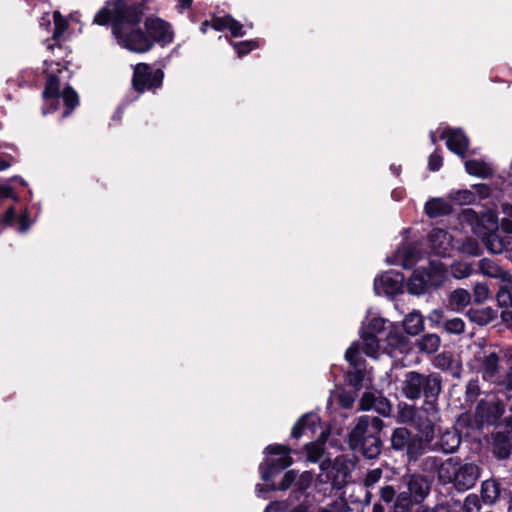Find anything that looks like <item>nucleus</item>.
<instances>
[{
	"mask_svg": "<svg viewBox=\"0 0 512 512\" xmlns=\"http://www.w3.org/2000/svg\"><path fill=\"white\" fill-rule=\"evenodd\" d=\"M355 465L356 463L353 458L341 454L333 461L326 459L320 463L322 471L320 476L325 477L326 482H331L334 488L341 489L348 482Z\"/></svg>",
	"mask_w": 512,
	"mask_h": 512,
	"instance_id": "6",
	"label": "nucleus"
},
{
	"mask_svg": "<svg viewBox=\"0 0 512 512\" xmlns=\"http://www.w3.org/2000/svg\"><path fill=\"white\" fill-rule=\"evenodd\" d=\"M256 41H243L234 43V49L239 56L245 55L257 47Z\"/></svg>",
	"mask_w": 512,
	"mask_h": 512,
	"instance_id": "51",
	"label": "nucleus"
},
{
	"mask_svg": "<svg viewBox=\"0 0 512 512\" xmlns=\"http://www.w3.org/2000/svg\"><path fill=\"white\" fill-rule=\"evenodd\" d=\"M441 139H446L447 148L464 158L469 146V139L459 128H444L440 133Z\"/></svg>",
	"mask_w": 512,
	"mask_h": 512,
	"instance_id": "16",
	"label": "nucleus"
},
{
	"mask_svg": "<svg viewBox=\"0 0 512 512\" xmlns=\"http://www.w3.org/2000/svg\"><path fill=\"white\" fill-rule=\"evenodd\" d=\"M164 74L161 70H153L145 63H139L134 68L133 86L136 91L144 92L161 86Z\"/></svg>",
	"mask_w": 512,
	"mask_h": 512,
	"instance_id": "9",
	"label": "nucleus"
},
{
	"mask_svg": "<svg viewBox=\"0 0 512 512\" xmlns=\"http://www.w3.org/2000/svg\"><path fill=\"white\" fill-rule=\"evenodd\" d=\"M296 479H297L296 472L293 471V470H289V471H287L284 474L281 482L279 483V485L277 487L274 486V487L268 488V487L263 486L261 484H257L256 485L257 495L259 497H264V492H267L269 490H282V491H284V490L290 488L292 486V484L295 483Z\"/></svg>",
	"mask_w": 512,
	"mask_h": 512,
	"instance_id": "34",
	"label": "nucleus"
},
{
	"mask_svg": "<svg viewBox=\"0 0 512 512\" xmlns=\"http://www.w3.org/2000/svg\"><path fill=\"white\" fill-rule=\"evenodd\" d=\"M25 185H26V182L23 179H21L19 177H14L13 179H11L9 181V183H7L3 186H0V192H5V193L12 192L13 190L24 187Z\"/></svg>",
	"mask_w": 512,
	"mask_h": 512,
	"instance_id": "52",
	"label": "nucleus"
},
{
	"mask_svg": "<svg viewBox=\"0 0 512 512\" xmlns=\"http://www.w3.org/2000/svg\"><path fill=\"white\" fill-rule=\"evenodd\" d=\"M440 342V337L437 334H425L418 340L417 346L420 351L431 354L438 350Z\"/></svg>",
	"mask_w": 512,
	"mask_h": 512,
	"instance_id": "36",
	"label": "nucleus"
},
{
	"mask_svg": "<svg viewBox=\"0 0 512 512\" xmlns=\"http://www.w3.org/2000/svg\"><path fill=\"white\" fill-rule=\"evenodd\" d=\"M500 496V485L495 479H487L481 484V499L485 504H494Z\"/></svg>",
	"mask_w": 512,
	"mask_h": 512,
	"instance_id": "30",
	"label": "nucleus"
},
{
	"mask_svg": "<svg viewBox=\"0 0 512 512\" xmlns=\"http://www.w3.org/2000/svg\"><path fill=\"white\" fill-rule=\"evenodd\" d=\"M325 441L323 434L319 439L306 445L307 459L310 462H319L324 454Z\"/></svg>",
	"mask_w": 512,
	"mask_h": 512,
	"instance_id": "35",
	"label": "nucleus"
},
{
	"mask_svg": "<svg viewBox=\"0 0 512 512\" xmlns=\"http://www.w3.org/2000/svg\"><path fill=\"white\" fill-rule=\"evenodd\" d=\"M443 163V158L441 153L438 150H435L430 156L428 160V168L431 171H438Z\"/></svg>",
	"mask_w": 512,
	"mask_h": 512,
	"instance_id": "53",
	"label": "nucleus"
},
{
	"mask_svg": "<svg viewBox=\"0 0 512 512\" xmlns=\"http://www.w3.org/2000/svg\"><path fill=\"white\" fill-rule=\"evenodd\" d=\"M451 303L457 307L467 306L471 301L470 293L465 289H456L450 297Z\"/></svg>",
	"mask_w": 512,
	"mask_h": 512,
	"instance_id": "43",
	"label": "nucleus"
},
{
	"mask_svg": "<svg viewBox=\"0 0 512 512\" xmlns=\"http://www.w3.org/2000/svg\"><path fill=\"white\" fill-rule=\"evenodd\" d=\"M460 420L457 421L456 426L452 428H447L440 432L438 439L435 443V447L437 450L450 454L454 453L461 444V435L458 431L457 426L460 425Z\"/></svg>",
	"mask_w": 512,
	"mask_h": 512,
	"instance_id": "19",
	"label": "nucleus"
},
{
	"mask_svg": "<svg viewBox=\"0 0 512 512\" xmlns=\"http://www.w3.org/2000/svg\"><path fill=\"white\" fill-rule=\"evenodd\" d=\"M496 299L501 307H512V277L510 274L501 281Z\"/></svg>",
	"mask_w": 512,
	"mask_h": 512,
	"instance_id": "33",
	"label": "nucleus"
},
{
	"mask_svg": "<svg viewBox=\"0 0 512 512\" xmlns=\"http://www.w3.org/2000/svg\"><path fill=\"white\" fill-rule=\"evenodd\" d=\"M506 385L508 388L512 389V366L510 367L506 376Z\"/></svg>",
	"mask_w": 512,
	"mask_h": 512,
	"instance_id": "64",
	"label": "nucleus"
},
{
	"mask_svg": "<svg viewBox=\"0 0 512 512\" xmlns=\"http://www.w3.org/2000/svg\"><path fill=\"white\" fill-rule=\"evenodd\" d=\"M501 318L508 325H512V311H510V310L502 311Z\"/></svg>",
	"mask_w": 512,
	"mask_h": 512,
	"instance_id": "59",
	"label": "nucleus"
},
{
	"mask_svg": "<svg viewBox=\"0 0 512 512\" xmlns=\"http://www.w3.org/2000/svg\"><path fill=\"white\" fill-rule=\"evenodd\" d=\"M144 4L137 0H109L94 16L98 25L111 23L112 34L119 46L134 53H145L155 43L165 46L174 39V31L167 21L147 17L141 26Z\"/></svg>",
	"mask_w": 512,
	"mask_h": 512,
	"instance_id": "1",
	"label": "nucleus"
},
{
	"mask_svg": "<svg viewBox=\"0 0 512 512\" xmlns=\"http://www.w3.org/2000/svg\"><path fill=\"white\" fill-rule=\"evenodd\" d=\"M404 275L401 272L390 270L376 277L374 291L377 295L393 297L403 292Z\"/></svg>",
	"mask_w": 512,
	"mask_h": 512,
	"instance_id": "11",
	"label": "nucleus"
},
{
	"mask_svg": "<svg viewBox=\"0 0 512 512\" xmlns=\"http://www.w3.org/2000/svg\"><path fill=\"white\" fill-rule=\"evenodd\" d=\"M472 272V265L466 261H455L451 265V274L456 279L467 278Z\"/></svg>",
	"mask_w": 512,
	"mask_h": 512,
	"instance_id": "39",
	"label": "nucleus"
},
{
	"mask_svg": "<svg viewBox=\"0 0 512 512\" xmlns=\"http://www.w3.org/2000/svg\"><path fill=\"white\" fill-rule=\"evenodd\" d=\"M360 336L363 341V352L369 357L377 358L379 351L384 347L383 337L369 331H360Z\"/></svg>",
	"mask_w": 512,
	"mask_h": 512,
	"instance_id": "24",
	"label": "nucleus"
},
{
	"mask_svg": "<svg viewBox=\"0 0 512 512\" xmlns=\"http://www.w3.org/2000/svg\"><path fill=\"white\" fill-rule=\"evenodd\" d=\"M479 270L484 276L499 279L500 282L510 274L508 271L502 269L494 260L489 258H484L479 261Z\"/></svg>",
	"mask_w": 512,
	"mask_h": 512,
	"instance_id": "28",
	"label": "nucleus"
},
{
	"mask_svg": "<svg viewBox=\"0 0 512 512\" xmlns=\"http://www.w3.org/2000/svg\"><path fill=\"white\" fill-rule=\"evenodd\" d=\"M483 379L489 382H496L499 374V356L495 352L486 355L481 365Z\"/></svg>",
	"mask_w": 512,
	"mask_h": 512,
	"instance_id": "26",
	"label": "nucleus"
},
{
	"mask_svg": "<svg viewBox=\"0 0 512 512\" xmlns=\"http://www.w3.org/2000/svg\"><path fill=\"white\" fill-rule=\"evenodd\" d=\"M345 358L349 362L351 370L347 373L348 382L354 387H361L364 380V362L359 354L357 343H353L345 353Z\"/></svg>",
	"mask_w": 512,
	"mask_h": 512,
	"instance_id": "14",
	"label": "nucleus"
},
{
	"mask_svg": "<svg viewBox=\"0 0 512 512\" xmlns=\"http://www.w3.org/2000/svg\"><path fill=\"white\" fill-rule=\"evenodd\" d=\"M383 471L380 468H374L367 472L364 478L366 488H373L382 478Z\"/></svg>",
	"mask_w": 512,
	"mask_h": 512,
	"instance_id": "48",
	"label": "nucleus"
},
{
	"mask_svg": "<svg viewBox=\"0 0 512 512\" xmlns=\"http://www.w3.org/2000/svg\"><path fill=\"white\" fill-rule=\"evenodd\" d=\"M15 215H16V213H15L14 208L9 207L3 216L2 224L5 226L12 225V223L15 219Z\"/></svg>",
	"mask_w": 512,
	"mask_h": 512,
	"instance_id": "58",
	"label": "nucleus"
},
{
	"mask_svg": "<svg viewBox=\"0 0 512 512\" xmlns=\"http://www.w3.org/2000/svg\"><path fill=\"white\" fill-rule=\"evenodd\" d=\"M500 230L504 232V252H512V218L504 215L501 219Z\"/></svg>",
	"mask_w": 512,
	"mask_h": 512,
	"instance_id": "40",
	"label": "nucleus"
},
{
	"mask_svg": "<svg viewBox=\"0 0 512 512\" xmlns=\"http://www.w3.org/2000/svg\"><path fill=\"white\" fill-rule=\"evenodd\" d=\"M320 426V418L315 413H307L303 415L297 423L293 426L291 436L293 438H300L307 432L315 433L317 428Z\"/></svg>",
	"mask_w": 512,
	"mask_h": 512,
	"instance_id": "23",
	"label": "nucleus"
},
{
	"mask_svg": "<svg viewBox=\"0 0 512 512\" xmlns=\"http://www.w3.org/2000/svg\"><path fill=\"white\" fill-rule=\"evenodd\" d=\"M360 408L365 411L374 410L383 416L391 413L389 400L379 391H367L360 399Z\"/></svg>",
	"mask_w": 512,
	"mask_h": 512,
	"instance_id": "17",
	"label": "nucleus"
},
{
	"mask_svg": "<svg viewBox=\"0 0 512 512\" xmlns=\"http://www.w3.org/2000/svg\"><path fill=\"white\" fill-rule=\"evenodd\" d=\"M428 318H429V321H431L432 323H435V324H440V323L443 324V321L445 320L444 319V315H443V311L442 310H438V309L433 310L430 313Z\"/></svg>",
	"mask_w": 512,
	"mask_h": 512,
	"instance_id": "57",
	"label": "nucleus"
},
{
	"mask_svg": "<svg viewBox=\"0 0 512 512\" xmlns=\"http://www.w3.org/2000/svg\"><path fill=\"white\" fill-rule=\"evenodd\" d=\"M268 455L277 456L275 459H267L265 463L259 467L261 478L263 481H269L272 477L292 464L290 456V448L284 445L273 444L265 448Z\"/></svg>",
	"mask_w": 512,
	"mask_h": 512,
	"instance_id": "8",
	"label": "nucleus"
},
{
	"mask_svg": "<svg viewBox=\"0 0 512 512\" xmlns=\"http://www.w3.org/2000/svg\"><path fill=\"white\" fill-rule=\"evenodd\" d=\"M31 225L32 221L28 219L27 213L25 212L19 219L18 231L20 233H24L30 228Z\"/></svg>",
	"mask_w": 512,
	"mask_h": 512,
	"instance_id": "56",
	"label": "nucleus"
},
{
	"mask_svg": "<svg viewBox=\"0 0 512 512\" xmlns=\"http://www.w3.org/2000/svg\"><path fill=\"white\" fill-rule=\"evenodd\" d=\"M468 316L471 321L477 323L480 326H484L496 319L497 312L490 307L470 309L468 311Z\"/></svg>",
	"mask_w": 512,
	"mask_h": 512,
	"instance_id": "32",
	"label": "nucleus"
},
{
	"mask_svg": "<svg viewBox=\"0 0 512 512\" xmlns=\"http://www.w3.org/2000/svg\"><path fill=\"white\" fill-rule=\"evenodd\" d=\"M290 512H310V509L308 505L302 503L295 506Z\"/></svg>",
	"mask_w": 512,
	"mask_h": 512,
	"instance_id": "62",
	"label": "nucleus"
},
{
	"mask_svg": "<svg viewBox=\"0 0 512 512\" xmlns=\"http://www.w3.org/2000/svg\"><path fill=\"white\" fill-rule=\"evenodd\" d=\"M437 475L440 483L451 484L457 491L465 492L475 485L480 469L472 462L461 463L459 458L450 457L440 463Z\"/></svg>",
	"mask_w": 512,
	"mask_h": 512,
	"instance_id": "2",
	"label": "nucleus"
},
{
	"mask_svg": "<svg viewBox=\"0 0 512 512\" xmlns=\"http://www.w3.org/2000/svg\"><path fill=\"white\" fill-rule=\"evenodd\" d=\"M421 258V251L416 244L405 245L398 249L392 257H387L388 264L400 265L405 269L412 268Z\"/></svg>",
	"mask_w": 512,
	"mask_h": 512,
	"instance_id": "18",
	"label": "nucleus"
},
{
	"mask_svg": "<svg viewBox=\"0 0 512 512\" xmlns=\"http://www.w3.org/2000/svg\"><path fill=\"white\" fill-rule=\"evenodd\" d=\"M447 279V268L439 260H431L428 268L413 271L407 281V290L413 295H423L429 288L440 287Z\"/></svg>",
	"mask_w": 512,
	"mask_h": 512,
	"instance_id": "4",
	"label": "nucleus"
},
{
	"mask_svg": "<svg viewBox=\"0 0 512 512\" xmlns=\"http://www.w3.org/2000/svg\"><path fill=\"white\" fill-rule=\"evenodd\" d=\"M402 391L406 398H439L442 391V377L436 372L428 374L409 371L405 374Z\"/></svg>",
	"mask_w": 512,
	"mask_h": 512,
	"instance_id": "3",
	"label": "nucleus"
},
{
	"mask_svg": "<svg viewBox=\"0 0 512 512\" xmlns=\"http://www.w3.org/2000/svg\"><path fill=\"white\" fill-rule=\"evenodd\" d=\"M11 159H7V158H0V171H3L5 169H7L8 167H10L11 165Z\"/></svg>",
	"mask_w": 512,
	"mask_h": 512,
	"instance_id": "63",
	"label": "nucleus"
},
{
	"mask_svg": "<svg viewBox=\"0 0 512 512\" xmlns=\"http://www.w3.org/2000/svg\"><path fill=\"white\" fill-rule=\"evenodd\" d=\"M383 428V421L379 417L363 415L357 420L356 425L349 434V443L359 441L368 437L380 435Z\"/></svg>",
	"mask_w": 512,
	"mask_h": 512,
	"instance_id": "12",
	"label": "nucleus"
},
{
	"mask_svg": "<svg viewBox=\"0 0 512 512\" xmlns=\"http://www.w3.org/2000/svg\"><path fill=\"white\" fill-rule=\"evenodd\" d=\"M426 441L423 434H413L406 427L394 429L391 435V447L395 451H406L409 460H417L424 452Z\"/></svg>",
	"mask_w": 512,
	"mask_h": 512,
	"instance_id": "7",
	"label": "nucleus"
},
{
	"mask_svg": "<svg viewBox=\"0 0 512 512\" xmlns=\"http://www.w3.org/2000/svg\"><path fill=\"white\" fill-rule=\"evenodd\" d=\"M493 453L498 459H507L511 455V444L504 435H497L493 442Z\"/></svg>",
	"mask_w": 512,
	"mask_h": 512,
	"instance_id": "37",
	"label": "nucleus"
},
{
	"mask_svg": "<svg viewBox=\"0 0 512 512\" xmlns=\"http://www.w3.org/2000/svg\"><path fill=\"white\" fill-rule=\"evenodd\" d=\"M405 332L409 335H418L424 329L423 316L418 311L409 313L403 320Z\"/></svg>",
	"mask_w": 512,
	"mask_h": 512,
	"instance_id": "31",
	"label": "nucleus"
},
{
	"mask_svg": "<svg viewBox=\"0 0 512 512\" xmlns=\"http://www.w3.org/2000/svg\"><path fill=\"white\" fill-rule=\"evenodd\" d=\"M480 508V499L476 494H469L466 496L462 505L463 512H477Z\"/></svg>",
	"mask_w": 512,
	"mask_h": 512,
	"instance_id": "47",
	"label": "nucleus"
},
{
	"mask_svg": "<svg viewBox=\"0 0 512 512\" xmlns=\"http://www.w3.org/2000/svg\"><path fill=\"white\" fill-rule=\"evenodd\" d=\"M464 165L465 170L468 174L479 178H489L494 173L491 164L484 160H467L465 161Z\"/></svg>",
	"mask_w": 512,
	"mask_h": 512,
	"instance_id": "27",
	"label": "nucleus"
},
{
	"mask_svg": "<svg viewBox=\"0 0 512 512\" xmlns=\"http://www.w3.org/2000/svg\"><path fill=\"white\" fill-rule=\"evenodd\" d=\"M444 330L449 334H462L465 331V323L459 317L445 319L443 321Z\"/></svg>",
	"mask_w": 512,
	"mask_h": 512,
	"instance_id": "42",
	"label": "nucleus"
},
{
	"mask_svg": "<svg viewBox=\"0 0 512 512\" xmlns=\"http://www.w3.org/2000/svg\"><path fill=\"white\" fill-rule=\"evenodd\" d=\"M44 107L43 114H47L57 109L55 106L60 99L63 100L67 110L63 113V117L70 115L71 111L78 105L79 99L76 91L66 86L61 90L60 82L54 74H48L46 79L45 88L43 91Z\"/></svg>",
	"mask_w": 512,
	"mask_h": 512,
	"instance_id": "5",
	"label": "nucleus"
},
{
	"mask_svg": "<svg viewBox=\"0 0 512 512\" xmlns=\"http://www.w3.org/2000/svg\"><path fill=\"white\" fill-rule=\"evenodd\" d=\"M287 504L283 501L271 502L266 508L265 512H286Z\"/></svg>",
	"mask_w": 512,
	"mask_h": 512,
	"instance_id": "55",
	"label": "nucleus"
},
{
	"mask_svg": "<svg viewBox=\"0 0 512 512\" xmlns=\"http://www.w3.org/2000/svg\"><path fill=\"white\" fill-rule=\"evenodd\" d=\"M383 351L394 356L396 351L401 354L409 350L407 337L402 333L399 326L391 324L383 335Z\"/></svg>",
	"mask_w": 512,
	"mask_h": 512,
	"instance_id": "15",
	"label": "nucleus"
},
{
	"mask_svg": "<svg viewBox=\"0 0 512 512\" xmlns=\"http://www.w3.org/2000/svg\"><path fill=\"white\" fill-rule=\"evenodd\" d=\"M428 240L434 254L446 256L452 249V236L444 229L434 228L428 235Z\"/></svg>",
	"mask_w": 512,
	"mask_h": 512,
	"instance_id": "20",
	"label": "nucleus"
},
{
	"mask_svg": "<svg viewBox=\"0 0 512 512\" xmlns=\"http://www.w3.org/2000/svg\"><path fill=\"white\" fill-rule=\"evenodd\" d=\"M212 28L217 31L229 29L232 36L234 37H241L245 34L243 25L237 20L233 19L230 15L212 18Z\"/></svg>",
	"mask_w": 512,
	"mask_h": 512,
	"instance_id": "25",
	"label": "nucleus"
},
{
	"mask_svg": "<svg viewBox=\"0 0 512 512\" xmlns=\"http://www.w3.org/2000/svg\"><path fill=\"white\" fill-rule=\"evenodd\" d=\"M473 296L475 302H484L489 297L488 286L485 283H477L474 287Z\"/></svg>",
	"mask_w": 512,
	"mask_h": 512,
	"instance_id": "49",
	"label": "nucleus"
},
{
	"mask_svg": "<svg viewBox=\"0 0 512 512\" xmlns=\"http://www.w3.org/2000/svg\"><path fill=\"white\" fill-rule=\"evenodd\" d=\"M482 222L487 223V232L480 233L479 236L485 242L487 249L494 254H500L505 251L504 236L500 234L497 216L493 213H487L482 216Z\"/></svg>",
	"mask_w": 512,
	"mask_h": 512,
	"instance_id": "10",
	"label": "nucleus"
},
{
	"mask_svg": "<svg viewBox=\"0 0 512 512\" xmlns=\"http://www.w3.org/2000/svg\"><path fill=\"white\" fill-rule=\"evenodd\" d=\"M433 512H451V508L448 504H438L433 509Z\"/></svg>",
	"mask_w": 512,
	"mask_h": 512,
	"instance_id": "61",
	"label": "nucleus"
},
{
	"mask_svg": "<svg viewBox=\"0 0 512 512\" xmlns=\"http://www.w3.org/2000/svg\"><path fill=\"white\" fill-rule=\"evenodd\" d=\"M53 20H54L53 38L58 39L60 36L63 35L65 30L67 29V22L58 11H55L53 13Z\"/></svg>",
	"mask_w": 512,
	"mask_h": 512,
	"instance_id": "46",
	"label": "nucleus"
},
{
	"mask_svg": "<svg viewBox=\"0 0 512 512\" xmlns=\"http://www.w3.org/2000/svg\"><path fill=\"white\" fill-rule=\"evenodd\" d=\"M379 492L381 499L386 503H391L395 497V490L390 485L382 487Z\"/></svg>",
	"mask_w": 512,
	"mask_h": 512,
	"instance_id": "54",
	"label": "nucleus"
},
{
	"mask_svg": "<svg viewBox=\"0 0 512 512\" xmlns=\"http://www.w3.org/2000/svg\"><path fill=\"white\" fill-rule=\"evenodd\" d=\"M406 490L419 504L428 496L430 484L424 476L412 475L407 482Z\"/></svg>",
	"mask_w": 512,
	"mask_h": 512,
	"instance_id": "22",
	"label": "nucleus"
},
{
	"mask_svg": "<svg viewBox=\"0 0 512 512\" xmlns=\"http://www.w3.org/2000/svg\"><path fill=\"white\" fill-rule=\"evenodd\" d=\"M501 211L504 215L512 218V205L508 203L501 204Z\"/></svg>",
	"mask_w": 512,
	"mask_h": 512,
	"instance_id": "60",
	"label": "nucleus"
},
{
	"mask_svg": "<svg viewBox=\"0 0 512 512\" xmlns=\"http://www.w3.org/2000/svg\"><path fill=\"white\" fill-rule=\"evenodd\" d=\"M353 450L361 453L367 459H375L381 453L382 441L380 436L368 437L359 441L350 442Z\"/></svg>",
	"mask_w": 512,
	"mask_h": 512,
	"instance_id": "21",
	"label": "nucleus"
},
{
	"mask_svg": "<svg viewBox=\"0 0 512 512\" xmlns=\"http://www.w3.org/2000/svg\"><path fill=\"white\" fill-rule=\"evenodd\" d=\"M438 398H425L421 407V413H425L426 420L418 424V429L426 441L434 437V425L439 420Z\"/></svg>",
	"mask_w": 512,
	"mask_h": 512,
	"instance_id": "13",
	"label": "nucleus"
},
{
	"mask_svg": "<svg viewBox=\"0 0 512 512\" xmlns=\"http://www.w3.org/2000/svg\"><path fill=\"white\" fill-rule=\"evenodd\" d=\"M386 320L380 317L372 318L367 325H363L361 331H369L383 337L388 328H385Z\"/></svg>",
	"mask_w": 512,
	"mask_h": 512,
	"instance_id": "41",
	"label": "nucleus"
},
{
	"mask_svg": "<svg viewBox=\"0 0 512 512\" xmlns=\"http://www.w3.org/2000/svg\"><path fill=\"white\" fill-rule=\"evenodd\" d=\"M416 504L418 503L414 501V498H412V496L409 495V492L406 489H404L396 496L393 505V511L408 512L413 507V505Z\"/></svg>",
	"mask_w": 512,
	"mask_h": 512,
	"instance_id": "38",
	"label": "nucleus"
},
{
	"mask_svg": "<svg viewBox=\"0 0 512 512\" xmlns=\"http://www.w3.org/2000/svg\"><path fill=\"white\" fill-rule=\"evenodd\" d=\"M451 211L450 203L443 198H432L425 204V212L431 218L448 215Z\"/></svg>",
	"mask_w": 512,
	"mask_h": 512,
	"instance_id": "29",
	"label": "nucleus"
},
{
	"mask_svg": "<svg viewBox=\"0 0 512 512\" xmlns=\"http://www.w3.org/2000/svg\"><path fill=\"white\" fill-rule=\"evenodd\" d=\"M479 395H480L479 381L477 379H471L466 385V390H465L466 402L473 403Z\"/></svg>",
	"mask_w": 512,
	"mask_h": 512,
	"instance_id": "45",
	"label": "nucleus"
},
{
	"mask_svg": "<svg viewBox=\"0 0 512 512\" xmlns=\"http://www.w3.org/2000/svg\"><path fill=\"white\" fill-rule=\"evenodd\" d=\"M312 477L308 473H303L296 481H295V489L293 493L295 494V498L299 499L300 496L305 494V491L311 484Z\"/></svg>",
	"mask_w": 512,
	"mask_h": 512,
	"instance_id": "44",
	"label": "nucleus"
},
{
	"mask_svg": "<svg viewBox=\"0 0 512 512\" xmlns=\"http://www.w3.org/2000/svg\"><path fill=\"white\" fill-rule=\"evenodd\" d=\"M338 512H363L362 503L359 501L344 502L338 504Z\"/></svg>",
	"mask_w": 512,
	"mask_h": 512,
	"instance_id": "50",
	"label": "nucleus"
}]
</instances>
